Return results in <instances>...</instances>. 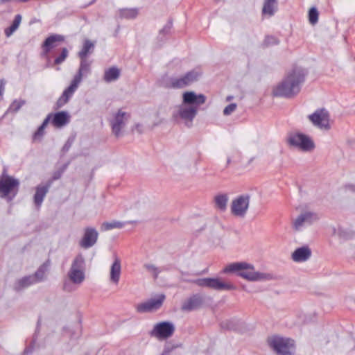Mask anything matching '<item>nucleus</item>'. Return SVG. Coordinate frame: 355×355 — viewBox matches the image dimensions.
I'll return each mask as SVG.
<instances>
[{
  "mask_svg": "<svg viewBox=\"0 0 355 355\" xmlns=\"http://www.w3.org/2000/svg\"><path fill=\"white\" fill-rule=\"evenodd\" d=\"M206 101L203 94H196L193 92H186L182 96V103L173 113V118L178 122H184L189 125L197 114L198 107Z\"/></svg>",
  "mask_w": 355,
  "mask_h": 355,
  "instance_id": "1",
  "label": "nucleus"
},
{
  "mask_svg": "<svg viewBox=\"0 0 355 355\" xmlns=\"http://www.w3.org/2000/svg\"><path fill=\"white\" fill-rule=\"evenodd\" d=\"M306 73L303 69L293 67L282 83L272 89L275 96L292 97L300 90V85L304 81Z\"/></svg>",
  "mask_w": 355,
  "mask_h": 355,
  "instance_id": "2",
  "label": "nucleus"
},
{
  "mask_svg": "<svg viewBox=\"0 0 355 355\" xmlns=\"http://www.w3.org/2000/svg\"><path fill=\"white\" fill-rule=\"evenodd\" d=\"M222 272L235 273L249 282L268 281L274 278L270 273L256 271L252 264L245 261L230 263L223 269Z\"/></svg>",
  "mask_w": 355,
  "mask_h": 355,
  "instance_id": "3",
  "label": "nucleus"
},
{
  "mask_svg": "<svg viewBox=\"0 0 355 355\" xmlns=\"http://www.w3.org/2000/svg\"><path fill=\"white\" fill-rule=\"evenodd\" d=\"M70 282L64 284V290L68 292L73 291L85 279V262L82 254L77 255L73 260L67 273Z\"/></svg>",
  "mask_w": 355,
  "mask_h": 355,
  "instance_id": "4",
  "label": "nucleus"
},
{
  "mask_svg": "<svg viewBox=\"0 0 355 355\" xmlns=\"http://www.w3.org/2000/svg\"><path fill=\"white\" fill-rule=\"evenodd\" d=\"M69 121L70 115L67 112L61 111L55 114H49L35 133H42L49 123H51L55 128H62L68 124Z\"/></svg>",
  "mask_w": 355,
  "mask_h": 355,
  "instance_id": "5",
  "label": "nucleus"
},
{
  "mask_svg": "<svg viewBox=\"0 0 355 355\" xmlns=\"http://www.w3.org/2000/svg\"><path fill=\"white\" fill-rule=\"evenodd\" d=\"M270 347L277 353L288 355L294 351L293 340L279 336H272L268 339Z\"/></svg>",
  "mask_w": 355,
  "mask_h": 355,
  "instance_id": "6",
  "label": "nucleus"
},
{
  "mask_svg": "<svg viewBox=\"0 0 355 355\" xmlns=\"http://www.w3.org/2000/svg\"><path fill=\"white\" fill-rule=\"evenodd\" d=\"M200 76V73L198 71L196 70L190 71L181 77L170 78L167 87L173 89L186 87L196 82Z\"/></svg>",
  "mask_w": 355,
  "mask_h": 355,
  "instance_id": "7",
  "label": "nucleus"
},
{
  "mask_svg": "<svg viewBox=\"0 0 355 355\" xmlns=\"http://www.w3.org/2000/svg\"><path fill=\"white\" fill-rule=\"evenodd\" d=\"M287 141L291 146L303 151H311L315 148L313 141L307 135H290Z\"/></svg>",
  "mask_w": 355,
  "mask_h": 355,
  "instance_id": "8",
  "label": "nucleus"
},
{
  "mask_svg": "<svg viewBox=\"0 0 355 355\" xmlns=\"http://www.w3.org/2000/svg\"><path fill=\"white\" fill-rule=\"evenodd\" d=\"M174 331L175 326L172 322H162L156 324L149 334L159 340H164L172 336Z\"/></svg>",
  "mask_w": 355,
  "mask_h": 355,
  "instance_id": "9",
  "label": "nucleus"
},
{
  "mask_svg": "<svg viewBox=\"0 0 355 355\" xmlns=\"http://www.w3.org/2000/svg\"><path fill=\"white\" fill-rule=\"evenodd\" d=\"M250 197L240 196L234 199L231 204L232 214L237 217H244L249 207Z\"/></svg>",
  "mask_w": 355,
  "mask_h": 355,
  "instance_id": "10",
  "label": "nucleus"
},
{
  "mask_svg": "<svg viewBox=\"0 0 355 355\" xmlns=\"http://www.w3.org/2000/svg\"><path fill=\"white\" fill-rule=\"evenodd\" d=\"M309 120L316 126L328 130L330 128L331 123L329 114L325 109H320L309 116Z\"/></svg>",
  "mask_w": 355,
  "mask_h": 355,
  "instance_id": "11",
  "label": "nucleus"
},
{
  "mask_svg": "<svg viewBox=\"0 0 355 355\" xmlns=\"http://www.w3.org/2000/svg\"><path fill=\"white\" fill-rule=\"evenodd\" d=\"M164 300L165 295L164 294L158 295L155 298L137 304L136 310L139 313L155 311L162 306Z\"/></svg>",
  "mask_w": 355,
  "mask_h": 355,
  "instance_id": "12",
  "label": "nucleus"
},
{
  "mask_svg": "<svg viewBox=\"0 0 355 355\" xmlns=\"http://www.w3.org/2000/svg\"><path fill=\"white\" fill-rule=\"evenodd\" d=\"M318 219L317 214L307 211L300 214L293 220V227L295 230H300L305 223H311Z\"/></svg>",
  "mask_w": 355,
  "mask_h": 355,
  "instance_id": "13",
  "label": "nucleus"
},
{
  "mask_svg": "<svg viewBox=\"0 0 355 355\" xmlns=\"http://www.w3.org/2000/svg\"><path fill=\"white\" fill-rule=\"evenodd\" d=\"M19 182L10 177L0 180V195L1 197L7 196L10 193L17 189Z\"/></svg>",
  "mask_w": 355,
  "mask_h": 355,
  "instance_id": "14",
  "label": "nucleus"
},
{
  "mask_svg": "<svg viewBox=\"0 0 355 355\" xmlns=\"http://www.w3.org/2000/svg\"><path fill=\"white\" fill-rule=\"evenodd\" d=\"M64 37L61 35H51L48 37L42 44L43 55H47L51 50L56 46L58 44L64 42Z\"/></svg>",
  "mask_w": 355,
  "mask_h": 355,
  "instance_id": "15",
  "label": "nucleus"
},
{
  "mask_svg": "<svg viewBox=\"0 0 355 355\" xmlns=\"http://www.w3.org/2000/svg\"><path fill=\"white\" fill-rule=\"evenodd\" d=\"M79 84L80 83L78 80L74 78L73 79L70 85L63 92L62 96L58 98L57 101V105L58 107L63 106L68 102L69 99L77 89Z\"/></svg>",
  "mask_w": 355,
  "mask_h": 355,
  "instance_id": "16",
  "label": "nucleus"
},
{
  "mask_svg": "<svg viewBox=\"0 0 355 355\" xmlns=\"http://www.w3.org/2000/svg\"><path fill=\"white\" fill-rule=\"evenodd\" d=\"M98 238V232L93 228H87L85 230L84 236L80 242L83 248H89L94 245Z\"/></svg>",
  "mask_w": 355,
  "mask_h": 355,
  "instance_id": "17",
  "label": "nucleus"
},
{
  "mask_svg": "<svg viewBox=\"0 0 355 355\" xmlns=\"http://www.w3.org/2000/svg\"><path fill=\"white\" fill-rule=\"evenodd\" d=\"M209 288L216 291H232L236 286L230 282H225L218 277L210 278Z\"/></svg>",
  "mask_w": 355,
  "mask_h": 355,
  "instance_id": "18",
  "label": "nucleus"
},
{
  "mask_svg": "<svg viewBox=\"0 0 355 355\" xmlns=\"http://www.w3.org/2000/svg\"><path fill=\"white\" fill-rule=\"evenodd\" d=\"M311 256V249L305 245L297 248L291 254V258L295 262H304Z\"/></svg>",
  "mask_w": 355,
  "mask_h": 355,
  "instance_id": "19",
  "label": "nucleus"
},
{
  "mask_svg": "<svg viewBox=\"0 0 355 355\" xmlns=\"http://www.w3.org/2000/svg\"><path fill=\"white\" fill-rule=\"evenodd\" d=\"M80 63L78 71L74 76V79L78 80L79 83L81 82L83 76H87L91 71V65L92 63V60L88 58H80Z\"/></svg>",
  "mask_w": 355,
  "mask_h": 355,
  "instance_id": "20",
  "label": "nucleus"
},
{
  "mask_svg": "<svg viewBox=\"0 0 355 355\" xmlns=\"http://www.w3.org/2000/svg\"><path fill=\"white\" fill-rule=\"evenodd\" d=\"M202 303V300L200 296L193 295L185 300L182 305V310L184 311H191L199 308Z\"/></svg>",
  "mask_w": 355,
  "mask_h": 355,
  "instance_id": "21",
  "label": "nucleus"
},
{
  "mask_svg": "<svg viewBox=\"0 0 355 355\" xmlns=\"http://www.w3.org/2000/svg\"><path fill=\"white\" fill-rule=\"evenodd\" d=\"M121 272V259L117 256H114V263H112V284H118Z\"/></svg>",
  "mask_w": 355,
  "mask_h": 355,
  "instance_id": "22",
  "label": "nucleus"
},
{
  "mask_svg": "<svg viewBox=\"0 0 355 355\" xmlns=\"http://www.w3.org/2000/svg\"><path fill=\"white\" fill-rule=\"evenodd\" d=\"M48 190V185H39L36 187V192L34 196V202L37 207H40V205H42L44 198L47 193Z\"/></svg>",
  "mask_w": 355,
  "mask_h": 355,
  "instance_id": "23",
  "label": "nucleus"
},
{
  "mask_svg": "<svg viewBox=\"0 0 355 355\" xmlns=\"http://www.w3.org/2000/svg\"><path fill=\"white\" fill-rule=\"evenodd\" d=\"M94 50V43L89 40H85L83 42V47L78 52L79 58H87Z\"/></svg>",
  "mask_w": 355,
  "mask_h": 355,
  "instance_id": "24",
  "label": "nucleus"
},
{
  "mask_svg": "<svg viewBox=\"0 0 355 355\" xmlns=\"http://www.w3.org/2000/svg\"><path fill=\"white\" fill-rule=\"evenodd\" d=\"M277 6V0H265L262 8V15L272 16L275 13Z\"/></svg>",
  "mask_w": 355,
  "mask_h": 355,
  "instance_id": "25",
  "label": "nucleus"
},
{
  "mask_svg": "<svg viewBox=\"0 0 355 355\" xmlns=\"http://www.w3.org/2000/svg\"><path fill=\"white\" fill-rule=\"evenodd\" d=\"M130 117V114L122 111H119L115 116V122L112 124L113 129L119 130L124 122Z\"/></svg>",
  "mask_w": 355,
  "mask_h": 355,
  "instance_id": "26",
  "label": "nucleus"
},
{
  "mask_svg": "<svg viewBox=\"0 0 355 355\" xmlns=\"http://www.w3.org/2000/svg\"><path fill=\"white\" fill-rule=\"evenodd\" d=\"M227 201V194H218L214 198L216 206L217 207V208L223 211L226 209Z\"/></svg>",
  "mask_w": 355,
  "mask_h": 355,
  "instance_id": "27",
  "label": "nucleus"
},
{
  "mask_svg": "<svg viewBox=\"0 0 355 355\" xmlns=\"http://www.w3.org/2000/svg\"><path fill=\"white\" fill-rule=\"evenodd\" d=\"M21 20V17L20 15H17L12 21V24L10 26L6 28L5 29V35L6 37H10L19 27L20 22Z\"/></svg>",
  "mask_w": 355,
  "mask_h": 355,
  "instance_id": "28",
  "label": "nucleus"
},
{
  "mask_svg": "<svg viewBox=\"0 0 355 355\" xmlns=\"http://www.w3.org/2000/svg\"><path fill=\"white\" fill-rule=\"evenodd\" d=\"M138 15V10L136 8H123L119 10V15L121 18L133 19Z\"/></svg>",
  "mask_w": 355,
  "mask_h": 355,
  "instance_id": "29",
  "label": "nucleus"
},
{
  "mask_svg": "<svg viewBox=\"0 0 355 355\" xmlns=\"http://www.w3.org/2000/svg\"><path fill=\"white\" fill-rule=\"evenodd\" d=\"M35 277L28 276L19 279L17 283L15 288L17 289H21L24 287L28 286L29 285L35 283Z\"/></svg>",
  "mask_w": 355,
  "mask_h": 355,
  "instance_id": "30",
  "label": "nucleus"
},
{
  "mask_svg": "<svg viewBox=\"0 0 355 355\" xmlns=\"http://www.w3.org/2000/svg\"><path fill=\"white\" fill-rule=\"evenodd\" d=\"M318 15H319V13H318V11L317 10V9L315 7L311 8L309 12V22L311 24H316L318 22Z\"/></svg>",
  "mask_w": 355,
  "mask_h": 355,
  "instance_id": "31",
  "label": "nucleus"
},
{
  "mask_svg": "<svg viewBox=\"0 0 355 355\" xmlns=\"http://www.w3.org/2000/svg\"><path fill=\"white\" fill-rule=\"evenodd\" d=\"M192 282L200 287L209 288L210 284V278H201L193 280Z\"/></svg>",
  "mask_w": 355,
  "mask_h": 355,
  "instance_id": "32",
  "label": "nucleus"
},
{
  "mask_svg": "<svg viewBox=\"0 0 355 355\" xmlns=\"http://www.w3.org/2000/svg\"><path fill=\"white\" fill-rule=\"evenodd\" d=\"M46 270L47 266L44 265L38 269V270L35 272V275L33 276L35 277V282L43 279Z\"/></svg>",
  "mask_w": 355,
  "mask_h": 355,
  "instance_id": "33",
  "label": "nucleus"
},
{
  "mask_svg": "<svg viewBox=\"0 0 355 355\" xmlns=\"http://www.w3.org/2000/svg\"><path fill=\"white\" fill-rule=\"evenodd\" d=\"M278 43L279 40L277 37L274 36H266L263 41V46L268 47L277 45Z\"/></svg>",
  "mask_w": 355,
  "mask_h": 355,
  "instance_id": "34",
  "label": "nucleus"
},
{
  "mask_svg": "<svg viewBox=\"0 0 355 355\" xmlns=\"http://www.w3.org/2000/svg\"><path fill=\"white\" fill-rule=\"evenodd\" d=\"M68 50L67 49V48H63L61 51V53L59 56H58L55 60H54V63L55 64H61L62 62L64 61V60L67 58L68 56Z\"/></svg>",
  "mask_w": 355,
  "mask_h": 355,
  "instance_id": "35",
  "label": "nucleus"
},
{
  "mask_svg": "<svg viewBox=\"0 0 355 355\" xmlns=\"http://www.w3.org/2000/svg\"><path fill=\"white\" fill-rule=\"evenodd\" d=\"M146 270L153 276L155 279H157L160 272L159 269L153 265H146Z\"/></svg>",
  "mask_w": 355,
  "mask_h": 355,
  "instance_id": "36",
  "label": "nucleus"
},
{
  "mask_svg": "<svg viewBox=\"0 0 355 355\" xmlns=\"http://www.w3.org/2000/svg\"><path fill=\"white\" fill-rule=\"evenodd\" d=\"M24 103L25 101L23 100H15L11 104L10 110L13 112H17Z\"/></svg>",
  "mask_w": 355,
  "mask_h": 355,
  "instance_id": "37",
  "label": "nucleus"
},
{
  "mask_svg": "<svg viewBox=\"0 0 355 355\" xmlns=\"http://www.w3.org/2000/svg\"><path fill=\"white\" fill-rule=\"evenodd\" d=\"M237 107V105L236 103H231L225 107L223 110L224 115L228 116L234 112Z\"/></svg>",
  "mask_w": 355,
  "mask_h": 355,
  "instance_id": "38",
  "label": "nucleus"
},
{
  "mask_svg": "<svg viewBox=\"0 0 355 355\" xmlns=\"http://www.w3.org/2000/svg\"><path fill=\"white\" fill-rule=\"evenodd\" d=\"M121 71L116 67H112V80L117 79L120 76Z\"/></svg>",
  "mask_w": 355,
  "mask_h": 355,
  "instance_id": "39",
  "label": "nucleus"
},
{
  "mask_svg": "<svg viewBox=\"0 0 355 355\" xmlns=\"http://www.w3.org/2000/svg\"><path fill=\"white\" fill-rule=\"evenodd\" d=\"M104 80L107 83L111 81V68H108L105 70Z\"/></svg>",
  "mask_w": 355,
  "mask_h": 355,
  "instance_id": "40",
  "label": "nucleus"
},
{
  "mask_svg": "<svg viewBox=\"0 0 355 355\" xmlns=\"http://www.w3.org/2000/svg\"><path fill=\"white\" fill-rule=\"evenodd\" d=\"M4 89H5V82L3 80H0V100L2 98Z\"/></svg>",
  "mask_w": 355,
  "mask_h": 355,
  "instance_id": "41",
  "label": "nucleus"
},
{
  "mask_svg": "<svg viewBox=\"0 0 355 355\" xmlns=\"http://www.w3.org/2000/svg\"><path fill=\"white\" fill-rule=\"evenodd\" d=\"M123 227V223L119 221H112V228H121Z\"/></svg>",
  "mask_w": 355,
  "mask_h": 355,
  "instance_id": "42",
  "label": "nucleus"
},
{
  "mask_svg": "<svg viewBox=\"0 0 355 355\" xmlns=\"http://www.w3.org/2000/svg\"><path fill=\"white\" fill-rule=\"evenodd\" d=\"M42 135L38 134V135H34L33 137V141L36 142L41 140V137Z\"/></svg>",
  "mask_w": 355,
  "mask_h": 355,
  "instance_id": "43",
  "label": "nucleus"
},
{
  "mask_svg": "<svg viewBox=\"0 0 355 355\" xmlns=\"http://www.w3.org/2000/svg\"><path fill=\"white\" fill-rule=\"evenodd\" d=\"M102 228L105 230H108L111 228V224L109 223H104L102 225Z\"/></svg>",
  "mask_w": 355,
  "mask_h": 355,
  "instance_id": "44",
  "label": "nucleus"
},
{
  "mask_svg": "<svg viewBox=\"0 0 355 355\" xmlns=\"http://www.w3.org/2000/svg\"><path fill=\"white\" fill-rule=\"evenodd\" d=\"M69 146H70L69 141H67V143L64 145V146L63 149H64V150H68V148H69Z\"/></svg>",
  "mask_w": 355,
  "mask_h": 355,
  "instance_id": "45",
  "label": "nucleus"
},
{
  "mask_svg": "<svg viewBox=\"0 0 355 355\" xmlns=\"http://www.w3.org/2000/svg\"><path fill=\"white\" fill-rule=\"evenodd\" d=\"M232 98H233V96H227V97L226 100H227V101H231Z\"/></svg>",
  "mask_w": 355,
  "mask_h": 355,
  "instance_id": "46",
  "label": "nucleus"
}]
</instances>
